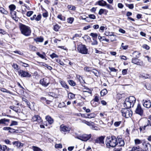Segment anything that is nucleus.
Returning a JSON list of instances; mask_svg holds the SVG:
<instances>
[{
	"label": "nucleus",
	"instance_id": "obj_33",
	"mask_svg": "<svg viewBox=\"0 0 151 151\" xmlns=\"http://www.w3.org/2000/svg\"><path fill=\"white\" fill-rule=\"evenodd\" d=\"M104 12H107L108 11L105 9H101L99 10V15H101Z\"/></svg>",
	"mask_w": 151,
	"mask_h": 151
},
{
	"label": "nucleus",
	"instance_id": "obj_8",
	"mask_svg": "<svg viewBox=\"0 0 151 151\" xmlns=\"http://www.w3.org/2000/svg\"><path fill=\"white\" fill-rule=\"evenodd\" d=\"M50 83V79L48 77L44 78L40 81V83L45 87L48 86Z\"/></svg>",
	"mask_w": 151,
	"mask_h": 151
},
{
	"label": "nucleus",
	"instance_id": "obj_47",
	"mask_svg": "<svg viewBox=\"0 0 151 151\" xmlns=\"http://www.w3.org/2000/svg\"><path fill=\"white\" fill-rule=\"evenodd\" d=\"M68 9L71 10H75L76 9V7L75 6L71 5H68Z\"/></svg>",
	"mask_w": 151,
	"mask_h": 151
},
{
	"label": "nucleus",
	"instance_id": "obj_24",
	"mask_svg": "<svg viewBox=\"0 0 151 151\" xmlns=\"http://www.w3.org/2000/svg\"><path fill=\"white\" fill-rule=\"evenodd\" d=\"M97 3L100 6H104L106 4V2L105 1L102 0L98 1Z\"/></svg>",
	"mask_w": 151,
	"mask_h": 151
},
{
	"label": "nucleus",
	"instance_id": "obj_61",
	"mask_svg": "<svg viewBox=\"0 0 151 151\" xmlns=\"http://www.w3.org/2000/svg\"><path fill=\"white\" fill-rule=\"evenodd\" d=\"M3 129L5 130L8 131L9 130H14V129H12L10 127H4L3 128Z\"/></svg>",
	"mask_w": 151,
	"mask_h": 151
},
{
	"label": "nucleus",
	"instance_id": "obj_38",
	"mask_svg": "<svg viewBox=\"0 0 151 151\" xmlns=\"http://www.w3.org/2000/svg\"><path fill=\"white\" fill-rule=\"evenodd\" d=\"M105 35L106 36H111L113 35L114 34V32H110L109 31H106L105 33Z\"/></svg>",
	"mask_w": 151,
	"mask_h": 151
},
{
	"label": "nucleus",
	"instance_id": "obj_60",
	"mask_svg": "<svg viewBox=\"0 0 151 151\" xmlns=\"http://www.w3.org/2000/svg\"><path fill=\"white\" fill-rule=\"evenodd\" d=\"M89 17L92 19H95L96 18V16L94 14H91L88 15Z\"/></svg>",
	"mask_w": 151,
	"mask_h": 151
},
{
	"label": "nucleus",
	"instance_id": "obj_9",
	"mask_svg": "<svg viewBox=\"0 0 151 151\" xmlns=\"http://www.w3.org/2000/svg\"><path fill=\"white\" fill-rule=\"evenodd\" d=\"M18 73L21 77H30L31 76V75L29 73L22 70H19Z\"/></svg>",
	"mask_w": 151,
	"mask_h": 151
},
{
	"label": "nucleus",
	"instance_id": "obj_36",
	"mask_svg": "<svg viewBox=\"0 0 151 151\" xmlns=\"http://www.w3.org/2000/svg\"><path fill=\"white\" fill-rule=\"evenodd\" d=\"M9 108L14 111L16 112H18V107H16L15 106H10L9 107Z\"/></svg>",
	"mask_w": 151,
	"mask_h": 151
},
{
	"label": "nucleus",
	"instance_id": "obj_6",
	"mask_svg": "<svg viewBox=\"0 0 151 151\" xmlns=\"http://www.w3.org/2000/svg\"><path fill=\"white\" fill-rule=\"evenodd\" d=\"M142 145L143 146L142 149L139 146H137V151H149L148 147H151L150 145L146 142H144L142 143Z\"/></svg>",
	"mask_w": 151,
	"mask_h": 151
},
{
	"label": "nucleus",
	"instance_id": "obj_53",
	"mask_svg": "<svg viewBox=\"0 0 151 151\" xmlns=\"http://www.w3.org/2000/svg\"><path fill=\"white\" fill-rule=\"evenodd\" d=\"M84 70L87 72H90L91 70V67H85L84 69Z\"/></svg>",
	"mask_w": 151,
	"mask_h": 151
},
{
	"label": "nucleus",
	"instance_id": "obj_55",
	"mask_svg": "<svg viewBox=\"0 0 151 151\" xmlns=\"http://www.w3.org/2000/svg\"><path fill=\"white\" fill-rule=\"evenodd\" d=\"M18 123L17 122L14 121H12V123L10 125V126H12L14 125H17Z\"/></svg>",
	"mask_w": 151,
	"mask_h": 151
},
{
	"label": "nucleus",
	"instance_id": "obj_40",
	"mask_svg": "<svg viewBox=\"0 0 151 151\" xmlns=\"http://www.w3.org/2000/svg\"><path fill=\"white\" fill-rule=\"evenodd\" d=\"M90 35L93 38V39H96L98 36L97 34L96 33H91Z\"/></svg>",
	"mask_w": 151,
	"mask_h": 151
},
{
	"label": "nucleus",
	"instance_id": "obj_59",
	"mask_svg": "<svg viewBox=\"0 0 151 151\" xmlns=\"http://www.w3.org/2000/svg\"><path fill=\"white\" fill-rule=\"evenodd\" d=\"M20 63H21L23 64V65H22V66L25 67H28L29 66V65L28 64L24 63L22 61H20Z\"/></svg>",
	"mask_w": 151,
	"mask_h": 151
},
{
	"label": "nucleus",
	"instance_id": "obj_46",
	"mask_svg": "<svg viewBox=\"0 0 151 151\" xmlns=\"http://www.w3.org/2000/svg\"><path fill=\"white\" fill-rule=\"evenodd\" d=\"M60 27L58 24H56L54 26V29L55 31H58L60 28Z\"/></svg>",
	"mask_w": 151,
	"mask_h": 151
},
{
	"label": "nucleus",
	"instance_id": "obj_18",
	"mask_svg": "<svg viewBox=\"0 0 151 151\" xmlns=\"http://www.w3.org/2000/svg\"><path fill=\"white\" fill-rule=\"evenodd\" d=\"M12 18L16 21L18 20V18L16 16V12L14 11L11 12Z\"/></svg>",
	"mask_w": 151,
	"mask_h": 151
},
{
	"label": "nucleus",
	"instance_id": "obj_19",
	"mask_svg": "<svg viewBox=\"0 0 151 151\" xmlns=\"http://www.w3.org/2000/svg\"><path fill=\"white\" fill-rule=\"evenodd\" d=\"M59 82L60 83L62 86L65 88L68 89L69 87L67 85L66 83L64 81L61 80H59Z\"/></svg>",
	"mask_w": 151,
	"mask_h": 151
},
{
	"label": "nucleus",
	"instance_id": "obj_51",
	"mask_svg": "<svg viewBox=\"0 0 151 151\" xmlns=\"http://www.w3.org/2000/svg\"><path fill=\"white\" fill-rule=\"evenodd\" d=\"M124 43H122L121 45V47L123 50H126L127 49L128 46L127 45H124Z\"/></svg>",
	"mask_w": 151,
	"mask_h": 151
},
{
	"label": "nucleus",
	"instance_id": "obj_5",
	"mask_svg": "<svg viewBox=\"0 0 151 151\" xmlns=\"http://www.w3.org/2000/svg\"><path fill=\"white\" fill-rule=\"evenodd\" d=\"M122 115L126 118H128L132 115V112L129 108H125L121 110Z\"/></svg>",
	"mask_w": 151,
	"mask_h": 151
},
{
	"label": "nucleus",
	"instance_id": "obj_63",
	"mask_svg": "<svg viewBox=\"0 0 151 151\" xmlns=\"http://www.w3.org/2000/svg\"><path fill=\"white\" fill-rule=\"evenodd\" d=\"M33 12L32 11H30L27 12V16L30 17L33 13Z\"/></svg>",
	"mask_w": 151,
	"mask_h": 151
},
{
	"label": "nucleus",
	"instance_id": "obj_7",
	"mask_svg": "<svg viewBox=\"0 0 151 151\" xmlns=\"http://www.w3.org/2000/svg\"><path fill=\"white\" fill-rule=\"evenodd\" d=\"M91 134H84L78 136L76 138L82 141H86L91 138Z\"/></svg>",
	"mask_w": 151,
	"mask_h": 151
},
{
	"label": "nucleus",
	"instance_id": "obj_31",
	"mask_svg": "<svg viewBox=\"0 0 151 151\" xmlns=\"http://www.w3.org/2000/svg\"><path fill=\"white\" fill-rule=\"evenodd\" d=\"M44 39L41 37H37L35 39V40L36 42H42L43 41Z\"/></svg>",
	"mask_w": 151,
	"mask_h": 151
},
{
	"label": "nucleus",
	"instance_id": "obj_13",
	"mask_svg": "<svg viewBox=\"0 0 151 151\" xmlns=\"http://www.w3.org/2000/svg\"><path fill=\"white\" fill-rule=\"evenodd\" d=\"M135 113L140 115L142 116L143 114V111L140 105L139 104H138L137 107L135 111Z\"/></svg>",
	"mask_w": 151,
	"mask_h": 151
},
{
	"label": "nucleus",
	"instance_id": "obj_21",
	"mask_svg": "<svg viewBox=\"0 0 151 151\" xmlns=\"http://www.w3.org/2000/svg\"><path fill=\"white\" fill-rule=\"evenodd\" d=\"M140 53L138 52L135 51L132 54L133 58H138L140 56Z\"/></svg>",
	"mask_w": 151,
	"mask_h": 151
},
{
	"label": "nucleus",
	"instance_id": "obj_41",
	"mask_svg": "<svg viewBox=\"0 0 151 151\" xmlns=\"http://www.w3.org/2000/svg\"><path fill=\"white\" fill-rule=\"evenodd\" d=\"M135 144L136 145H139L142 143L141 141L138 139H136L134 140Z\"/></svg>",
	"mask_w": 151,
	"mask_h": 151
},
{
	"label": "nucleus",
	"instance_id": "obj_4",
	"mask_svg": "<svg viewBox=\"0 0 151 151\" xmlns=\"http://www.w3.org/2000/svg\"><path fill=\"white\" fill-rule=\"evenodd\" d=\"M77 50L79 53L82 54H88V49L85 45L82 44L79 45L78 46Z\"/></svg>",
	"mask_w": 151,
	"mask_h": 151
},
{
	"label": "nucleus",
	"instance_id": "obj_27",
	"mask_svg": "<svg viewBox=\"0 0 151 151\" xmlns=\"http://www.w3.org/2000/svg\"><path fill=\"white\" fill-rule=\"evenodd\" d=\"M9 8L11 11V12H12V11H14V10L16 9V7L14 5L11 4L9 6Z\"/></svg>",
	"mask_w": 151,
	"mask_h": 151
},
{
	"label": "nucleus",
	"instance_id": "obj_50",
	"mask_svg": "<svg viewBox=\"0 0 151 151\" xmlns=\"http://www.w3.org/2000/svg\"><path fill=\"white\" fill-rule=\"evenodd\" d=\"M1 91L4 92H6L7 93H9L11 94V92L10 91L8 90H7L4 88H2L1 89Z\"/></svg>",
	"mask_w": 151,
	"mask_h": 151
},
{
	"label": "nucleus",
	"instance_id": "obj_57",
	"mask_svg": "<svg viewBox=\"0 0 151 151\" xmlns=\"http://www.w3.org/2000/svg\"><path fill=\"white\" fill-rule=\"evenodd\" d=\"M41 18V14L38 15L35 18V20L37 21H39L40 20Z\"/></svg>",
	"mask_w": 151,
	"mask_h": 151
},
{
	"label": "nucleus",
	"instance_id": "obj_42",
	"mask_svg": "<svg viewBox=\"0 0 151 151\" xmlns=\"http://www.w3.org/2000/svg\"><path fill=\"white\" fill-rule=\"evenodd\" d=\"M121 123L122 122L121 121L116 122L114 123V125L115 127H118L120 125Z\"/></svg>",
	"mask_w": 151,
	"mask_h": 151
},
{
	"label": "nucleus",
	"instance_id": "obj_17",
	"mask_svg": "<svg viewBox=\"0 0 151 151\" xmlns=\"http://www.w3.org/2000/svg\"><path fill=\"white\" fill-rule=\"evenodd\" d=\"M12 144L14 147H16L17 148L22 147L23 146V143L18 141L14 142Z\"/></svg>",
	"mask_w": 151,
	"mask_h": 151
},
{
	"label": "nucleus",
	"instance_id": "obj_32",
	"mask_svg": "<svg viewBox=\"0 0 151 151\" xmlns=\"http://www.w3.org/2000/svg\"><path fill=\"white\" fill-rule=\"evenodd\" d=\"M69 84L71 86H76V83L72 80H69L68 81Z\"/></svg>",
	"mask_w": 151,
	"mask_h": 151
},
{
	"label": "nucleus",
	"instance_id": "obj_1",
	"mask_svg": "<svg viewBox=\"0 0 151 151\" xmlns=\"http://www.w3.org/2000/svg\"><path fill=\"white\" fill-rule=\"evenodd\" d=\"M106 143L108 148L115 147L117 145V139L114 136L108 137L106 138Z\"/></svg>",
	"mask_w": 151,
	"mask_h": 151
},
{
	"label": "nucleus",
	"instance_id": "obj_10",
	"mask_svg": "<svg viewBox=\"0 0 151 151\" xmlns=\"http://www.w3.org/2000/svg\"><path fill=\"white\" fill-rule=\"evenodd\" d=\"M87 90V91H83L82 92L81 98L84 99H85L86 97L91 95V91L89 89H88Z\"/></svg>",
	"mask_w": 151,
	"mask_h": 151
},
{
	"label": "nucleus",
	"instance_id": "obj_29",
	"mask_svg": "<svg viewBox=\"0 0 151 151\" xmlns=\"http://www.w3.org/2000/svg\"><path fill=\"white\" fill-rule=\"evenodd\" d=\"M124 140L122 139H120L119 142V143H117V144H118V146H123L124 145Z\"/></svg>",
	"mask_w": 151,
	"mask_h": 151
},
{
	"label": "nucleus",
	"instance_id": "obj_3",
	"mask_svg": "<svg viewBox=\"0 0 151 151\" xmlns=\"http://www.w3.org/2000/svg\"><path fill=\"white\" fill-rule=\"evenodd\" d=\"M19 27L21 33L23 35L26 36L30 35L31 31L29 27L20 23L19 24Z\"/></svg>",
	"mask_w": 151,
	"mask_h": 151
},
{
	"label": "nucleus",
	"instance_id": "obj_54",
	"mask_svg": "<svg viewBox=\"0 0 151 151\" xmlns=\"http://www.w3.org/2000/svg\"><path fill=\"white\" fill-rule=\"evenodd\" d=\"M50 56L52 59H53L54 58H58V55L54 53H53L52 54L50 55Z\"/></svg>",
	"mask_w": 151,
	"mask_h": 151
},
{
	"label": "nucleus",
	"instance_id": "obj_14",
	"mask_svg": "<svg viewBox=\"0 0 151 151\" xmlns=\"http://www.w3.org/2000/svg\"><path fill=\"white\" fill-rule=\"evenodd\" d=\"M32 120L33 122L37 121L39 123H41L42 122V120L41 118L38 115H34L32 117Z\"/></svg>",
	"mask_w": 151,
	"mask_h": 151
},
{
	"label": "nucleus",
	"instance_id": "obj_64",
	"mask_svg": "<svg viewBox=\"0 0 151 151\" xmlns=\"http://www.w3.org/2000/svg\"><path fill=\"white\" fill-rule=\"evenodd\" d=\"M13 68L17 70L18 69V65L16 64L13 63L12 65Z\"/></svg>",
	"mask_w": 151,
	"mask_h": 151
},
{
	"label": "nucleus",
	"instance_id": "obj_26",
	"mask_svg": "<svg viewBox=\"0 0 151 151\" xmlns=\"http://www.w3.org/2000/svg\"><path fill=\"white\" fill-rule=\"evenodd\" d=\"M75 94L70 92L68 94V97L70 99H73L75 98Z\"/></svg>",
	"mask_w": 151,
	"mask_h": 151
},
{
	"label": "nucleus",
	"instance_id": "obj_58",
	"mask_svg": "<svg viewBox=\"0 0 151 151\" xmlns=\"http://www.w3.org/2000/svg\"><path fill=\"white\" fill-rule=\"evenodd\" d=\"M142 47L148 50L150 49V47L149 46L146 44H144L142 46Z\"/></svg>",
	"mask_w": 151,
	"mask_h": 151
},
{
	"label": "nucleus",
	"instance_id": "obj_45",
	"mask_svg": "<svg viewBox=\"0 0 151 151\" xmlns=\"http://www.w3.org/2000/svg\"><path fill=\"white\" fill-rule=\"evenodd\" d=\"M82 38L86 41L90 40V37L87 35H85Z\"/></svg>",
	"mask_w": 151,
	"mask_h": 151
},
{
	"label": "nucleus",
	"instance_id": "obj_52",
	"mask_svg": "<svg viewBox=\"0 0 151 151\" xmlns=\"http://www.w3.org/2000/svg\"><path fill=\"white\" fill-rule=\"evenodd\" d=\"M149 125H150V124H149V123H148V122H147V124L145 125L143 127H139V130L141 132L142 129H145L146 127L147 126H148Z\"/></svg>",
	"mask_w": 151,
	"mask_h": 151
},
{
	"label": "nucleus",
	"instance_id": "obj_48",
	"mask_svg": "<svg viewBox=\"0 0 151 151\" xmlns=\"http://www.w3.org/2000/svg\"><path fill=\"white\" fill-rule=\"evenodd\" d=\"M74 20V18L72 17H70L67 19V22L68 23L72 24Z\"/></svg>",
	"mask_w": 151,
	"mask_h": 151
},
{
	"label": "nucleus",
	"instance_id": "obj_30",
	"mask_svg": "<svg viewBox=\"0 0 151 151\" xmlns=\"http://www.w3.org/2000/svg\"><path fill=\"white\" fill-rule=\"evenodd\" d=\"M32 149L33 151H43L40 148L36 146H33Z\"/></svg>",
	"mask_w": 151,
	"mask_h": 151
},
{
	"label": "nucleus",
	"instance_id": "obj_49",
	"mask_svg": "<svg viewBox=\"0 0 151 151\" xmlns=\"http://www.w3.org/2000/svg\"><path fill=\"white\" fill-rule=\"evenodd\" d=\"M91 129L95 130H98V127L95 126L93 125V124H92V125L90 127Z\"/></svg>",
	"mask_w": 151,
	"mask_h": 151
},
{
	"label": "nucleus",
	"instance_id": "obj_11",
	"mask_svg": "<svg viewBox=\"0 0 151 151\" xmlns=\"http://www.w3.org/2000/svg\"><path fill=\"white\" fill-rule=\"evenodd\" d=\"M70 129V128L64 126L63 124L61 125L60 127V130L62 133L65 132L69 133Z\"/></svg>",
	"mask_w": 151,
	"mask_h": 151
},
{
	"label": "nucleus",
	"instance_id": "obj_34",
	"mask_svg": "<svg viewBox=\"0 0 151 151\" xmlns=\"http://www.w3.org/2000/svg\"><path fill=\"white\" fill-rule=\"evenodd\" d=\"M110 40L111 41H114L116 40L117 36L116 35L113 34V35L110 36Z\"/></svg>",
	"mask_w": 151,
	"mask_h": 151
},
{
	"label": "nucleus",
	"instance_id": "obj_56",
	"mask_svg": "<svg viewBox=\"0 0 151 151\" xmlns=\"http://www.w3.org/2000/svg\"><path fill=\"white\" fill-rule=\"evenodd\" d=\"M105 6H106L109 9L111 10L113 9V7L110 5L109 4H107L106 3V4L105 5Z\"/></svg>",
	"mask_w": 151,
	"mask_h": 151
},
{
	"label": "nucleus",
	"instance_id": "obj_39",
	"mask_svg": "<svg viewBox=\"0 0 151 151\" xmlns=\"http://www.w3.org/2000/svg\"><path fill=\"white\" fill-rule=\"evenodd\" d=\"M37 55H38L39 57L41 58L42 59H45V60H47L46 58L43 55L41 54L40 52H38L36 53Z\"/></svg>",
	"mask_w": 151,
	"mask_h": 151
},
{
	"label": "nucleus",
	"instance_id": "obj_23",
	"mask_svg": "<svg viewBox=\"0 0 151 151\" xmlns=\"http://www.w3.org/2000/svg\"><path fill=\"white\" fill-rule=\"evenodd\" d=\"M99 100V97L97 96V95L96 94L95 95L94 99L91 101V103L92 105H93V102L94 103L95 102H98Z\"/></svg>",
	"mask_w": 151,
	"mask_h": 151
},
{
	"label": "nucleus",
	"instance_id": "obj_22",
	"mask_svg": "<svg viewBox=\"0 0 151 151\" xmlns=\"http://www.w3.org/2000/svg\"><path fill=\"white\" fill-rule=\"evenodd\" d=\"M96 116V115L94 113H92L89 114H87V116H85V117L87 118H94Z\"/></svg>",
	"mask_w": 151,
	"mask_h": 151
},
{
	"label": "nucleus",
	"instance_id": "obj_2",
	"mask_svg": "<svg viewBox=\"0 0 151 151\" xmlns=\"http://www.w3.org/2000/svg\"><path fill=\"white\" fill-rule=\"evenodd\" d=\"M136 100V98L133 96H130L129 98H127L124 103V107L127 108L133 107Z\"/></svg>",
	"mask_w": 151,
	"mask_h": 151
},
{
	"label": "nucleus",
	"instance_id": "obj_62",
	"mask_svg": "<svg viewBox=\"0 0 151 151\" xmlns=\"http://www.w3.org/2000/svg\"><path fill=\"white\" fill-rule=\"evenodd\" d=\"M128 69H124L122 70V74L123 75H125L127 73Z\"/></svg>",
	"mask_w": 151,
	"mask_h": 151
},
{
	"label": "nucleus",
	"instance_id": "obj_35",
	"mask_svg": "<svg viewBox=\"0 0 151 151\" xmlns=\"http://www.w3.org/2000/svg\"><path fill=\"white\" fill-rule=\"evenodd\" d=\"M0 12L2 13L7 14L8 12L4 8L2 7H0Z\"/></svg>",
	"mask_w": 151,
	"mask_h": 151
},
{
	"label": "nucleus",
	"instance_id": "obj_37",
	"mask_svg": "<svg viewBox=\"0 0 151 151\" xmlns=\"http://www.w3.org/2000/svg\"><path fill=\"white\" fill-rule=\"evenodd\" d=\"M7 148V147L6 145H3L2 146L0 144V151H5V150Z\"/></svg>",
	"mask_w": 151,
	"mask_h": 151
},
{
	"label": "nucleus",
	"instance_id": "obj_12",
	"mask_svg": "<svg viewBox=\"0 0 151 151\" xmlns=\"http://www.w3.org/2000/svg\"><path fill=\"white\" fill-rule=\"evenodd\" d=\"M132 62L135 64L139 65H142L143 64V61L138 59V58H132Z\"/></svg>",
	"mask_w": 151,
	"mask_h": 151
},
{
	"label": "nucleus",
	"instance_id": "obj_15",
	"mask_svg": "<svg viewBox=\"0 0 151 151\" xmlns=\"http://www.w3.org/2000/svg\"><path fill=\"white\" fill-rule=\"evenodd\" d=\"M143 106L147 108H149L151 106V102L149 100H143L142 101Z\"/></svg>",
	"mask_w": 151,
	"mask_h": 151
},
{
	"label": "nucleus",
	"instance_id": "obj_25",
	"mask_svg": "<svg viewBox=\"0 0 151 151\" xmlns=\"http://www.w3.org/2000/svg\"><path fill=\"white\" fill-rule=\"evenodd\" d=\"M9 120L6 119H2L0 120V125L1 124H5L6 122H9Z\"/></svg>",
	"mask_w": 151,
	"mask_h": 151
},
{
	"label": "nucleus",
	"instance_id": "obj_44",
	"mask_svg": "<svg viewBox=\"0 0 151 151\" xmlns=\"http://www.w3.org/2000/svg\"><path fill=\"white\" fill-rule=\"evenodd\" d=\"M96 39H93V41H91V45H96L98 42L96 40Z\"/></svg>",
	"mask_w": 151,
	"mask_h": 151
},
{
	"label": "nucleus",
	"instance_id": "obj_20",
	"mask_svg": "<svg viewBox=\"0 0 151 151\" xmlns=\"http://www.w3.org/2000/svg\"><path fill=\"white\" fill-rule=\"evenodd\" d=\"M45 119L50 124H52L53 122V119L49 116H46Z\"/></svg>",
	"mask_w": 151,
	"mask_h": 151
},
{
	"label": "nucleus",
	"instance_id": "obj_43",
	"mask_svg": "<svg viewBox=\"0 0 151 151\" xmlns=\"http://www.w3.org/2000/svg\"><path fill=\"white\" fill-rule=\"evenodd\" d=\"M56 61L58 63H59L60 65H63L64 64L63 62L61 60L59 59H56Z\"/></svg>",
	"mask_w": 151,
	"mask_h": 151
},
{
	"label": "nucleus",
	"instance_id": "obj_28",
	"mask_svg": "<svg viewBox=\"0 0 151 151\" xmlns=\"http://www.w3.org/2000/svg\"><path fill=\"white\" fill-rule=\"evenodd\" d=\"M100 93L101 96H104L107 93V91L106 89H104L101 91Z\"/></svg>",
	"mask_w": 151,
	"mask_h": 151
},
{
	"label": "nucleus",
	"instance_id": "obj_16",
	"mask_svg": "<svg viewBox=\"0 0 151 151\" xmlns=\"http://www.w3.org/2000/svg\"><path fill=\"white\" fill-rule=\"evenodd\" d=\"M105 136H101L97 138L95 140V143L100 144H104V139Z\"/></svg>",
	"mask_w": 151,
	"mask_h": 151
}]
</instances>
